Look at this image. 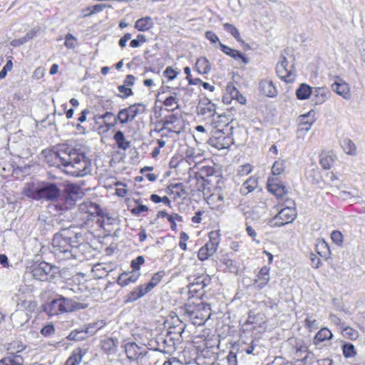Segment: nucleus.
I'll use <instances>...</instances> for the list:
<instances>
[{
	"label": "nucleus",
	"instance_id": "1",
	"mask_svg": "<svg viewBox=\"0 0 365 365\" xmlns=\"http://www.w3.org/2000/svg\"><path fill=\"white\" fill-rule=\"evenodd\" d=\"M51 165L61 168L66 173L80 178L91 174L92 171L91 160L81 149H76L68 145H58L56 151L46 156Z\"/></svg>",
	"mask_w": 365,
	"mask_h": 365
},
{
	"label": "nucleus",
	"instance_id": "2",
	"mask_svg": "<svg viewBox=\"0 0 365 365\" xmlns=\"http://www.w3.org/2000/svg\"><path fill=\"white\" fill-rule=\"evenodd\" d=\"M76 227L70 226L54 235L52 240L51 252L59 261L76 257V250L83 243V234L74 230Z\"/></svg>",
	"mask_w": 365,
	"mask_h": 365
},
{
	"label": "nucleus",
	"instance_id": "3",
	"mask_svg": "<svg viewBox=\"0 0 365 365\" xmlns=\"http://www.w3.org/2000/svg\"><path fill=\"white\" fill-rule=\"evenodd\" d=\"M211 316V307L208 304L200 303L192 307L186 306L182 309V318L185 321L190 322L195 326L205 324Z\"/></svg>",
	"mask_w": 365,
	"mask_h": 365
},
{
	"label": "nucleus",
	"instance_id": "4",
	"mask_svg": "<svg viewBox=\"0 0 365 365\" xmlns=\"http://www.w3.org/2000/svg\"><path fill=\"white\" fill-rule=\"evenodd\" d=\"M223 129H217L213 131L207 143L212 147L218 150L227 149L235 143L234 138L230 136L233 133L234 128L227 123Z\"/></svg>",
	"mask_w": 365,
	"mask_h": 365
},
{
	"label": "nucleus",
	"instance_id": "5",
	"mask_svg": "<svg viewBox=\"0 0 365 365\" xmlns=\"http://www.w3.org/2000/svg\"><path fill=\"white\" fill-rule=\"evenodd\" d=\"M59 268L51 264L41 262L34 265L31 274L34 279L41 282H53L59 274Z\"/></svg>",
	"mask_w": 365,
	"mask_h": 365
},
{
	"label": "nucleus",
	"instance_id": "6",
	"mask_svg": "<svg viewBox=\"0 0 365 365\" xmlns=\"http://www.w3.org/2000/svg\"><path fill=\"white\" fill-rule=\"evenodd\" d=\"M61 194V190L54 182H45L41 186L27 194V196L34 200L44 199L47 201L57 200Z\"/></svg>",
	"mask_w": 365,
	"mask_h": 365
},
{
	"label": "nucleus",
	"instance_id": "7",
	"mask_svg": "<svg viewBox=\"0 0 365 365\" xmlns=\"http://www.w3.org/2000/svg\"><path fill=\"white\" fill-rule=\"evenodd\" d=\"M145 111V106L143 103H134L128 108L120 109L117 118H114L115 123L118 120L122 124L132 121L138 115Z\"/></svg>",
	"mask_w": 365,
	"mask_h": 365
},
{
	"label": "nucleus",
	"instance_id": "8",
	"mask_svg": "<svg viewBox=\"0 0 365 365\" xmlns=\"http://www.w3.org/2000/svg\"><path fill=\"white\" fill-rule=\"evenodd\" d=\"M209 238L210 240L198 251L197 257L201 261L207 259L209 257L212 256L217 251L219 245L220 239L217 232H210Z\"/></svg>",
	"mask_w": 365,
	"mask_h": 365
},
{
	"label": "nucleus",
	"instance_id": "9",
	"mask_svg": "<svg viewBox=\"0 0 365 365\" xmlns=\"http://www.w3.org/2000/svg\"><path fill=\"white\" fill-rule=\"evenodd\" d=\"M297 217V211L294 207L287 206L280 211L270 221L271 226L281 227L292 222Z\"/></svg>",
	"mask_w": 365,
	"mask_h": 365
},
{
	"label": "nucleus",
	"instance_id": "10",
	"mask_svg": "<svg viewBox=\"0 0 365 365\" xmlns=\"http://www.w3.org/2000/svg\"><path fill=\"white\" fill-rule=\"evenodd\" d=\"M78 207L80 213L86 215L83 218L87 221L92 220L93 217H98L101 212L100 206L88 200L81 202Z\"/></svg>",
	"mask_w": 365,
	"mask_h": 365
},
{
	"label": "nucleus",
	"instance_id": "11",
	"mask_svg": "<svg viewBox=\"0 0 365 365\" xmlns=\"http://www.w3.org/2000/svg\"><path fill=\"white\" fill-rule=\"evenodd\" d=\"M288 344L291 346L290 354L293 355V358L297 361L305 359L307 357L306 354L307 347L304 345L302 340L296 338H291L288 340Z\"/></svg>",
	"mask_w": 365,
	"mask_h": 365
},
{
	"label": "nucleus",
	"instance_id": "12",
	"mask_svg": "<svg viewBox=\"0 0 365 365\" xmlns=\"http://www.w3.org/2000/svg\"><path fill=\"white\" fill-rule=\"evenodd\" d=\"M155 343L157 346L153 348L154 351L171 354L176 350V342H173L170 336L160 335L156 338Z\"/></svg>",
	"mask_w": 365,
	"mask_h": 365
},
{
	"label": "nucleus",
	"instance_id": "13",
	"mask_svg": "<svg viewBox=\"0 0 365 365\" xmlns=\"http://www.w3.org/2000/svg\"><path fill=\"white\" fill-rule=\"evenodd\" d=\"M180 115L177 113L165 115L162 120L157 122V125H162V128L159 130L155 129L158 133L163 130L169 132L177 133L176 130L180 122Z\"/></svg>",
	"mask_w": 365,
	"mask_h": 365
},
{
	"label": "nucleus",
	"instance_id": "14",
	"mask_svg": "<svg viewBox=\"0 0 365 365\" xmlns=\"http://www.w3.org/2000/svg\"><path fill=\"white\" fill-rule=\"evenodd\" d=\"M125 351L130 361H137L147 354L145 347L140 346L135 342L126 343Z\"/></svg>",
	"mask_w": 365,
	"mask_h": 365
},
{
	"label": "nucleus",
	"instance_id": "15",
	"mask_svg": "<svg viewBox=\"0 0 365 365\" xmlns=\"http://www.w3.org/2000/svg\"><path fill=\"white\" fill-rule=\"evenodd\" d=\"M206 201L212 210L223 212L225 208L224 195L221 188L217 189L215 192L210 194Z\"/></svg>",
	"mask_w": 365,
	"mask_h": 365
},
{
	"label": "nucleus",
	"instance_id": "16",
	"mask_svg": "<svg viewBox=\"0 0 365 365\" xmlns=\"http://www.w3.org/2000/svg\"><path fill=\"white\" fill-rule=\"evenodd\" d=\"M276 73L279 78L286 83H291L294 80L292 69L288 68V61L284 56L282 57L280 63L277 65Z\"/></svg>",
	"mask_w": 365,
	"mask_h": 365
},
{
	"label": "nucleus",
	"instance_id": "17",
	"mask_svg": "<svg viewBox=\"0 0 365 365\" xmlns=\"http://www.w3.org/2000/svg\"><path fill=\"white\" fill-rule=\"evenodd\" d=\"M63 313L73 312L77 310L83 309L87 304L76 301L71 298H67L59 295Z\"/></svg>",
	"mask_w": 365,
	"mask_h": 365
},
{
	"label": "nucleus",
	"instance_id": "18",
	"mask_svg": "<svg viewBox=\"0 0 365 365\" xmlns=\"http://www.w3.org/2000/svg\"><path fill=\"white\" fill-rule=\"evenodd\" d=\"M338 81L331 85L332 90L343 98L349 100L351 98L349 85L342 79L337 77Z\"/></svg>",
	"mask_w": 365,
	"mask_h": 365
},
{
	"label": "nucleus",
	"instance_id": "19",
	"mask_svg": "<svg viewBox=\"0 0 365 365\" xmlns=\"http://www.w3.org/2000/svg\"><path fill=\"white\" fill-rule=\"evenodd\" d=\"M24 348L22 346L16 353H8L6 356L0 360V365H24V358L19 353L22 351Z\"/></svg>",
	"mask_w": 365,
	"mask_h": 365
},
{
	"label": "nucleus",
	"instance_id": "20",
	"mask_svg": "<svg viewBox=\"0 0 365 365\" xmlns=\"http://www.w3.org/2000/svg\"><path fill=\"white\" fill-rule=\"evenodd\" d=\"M259 89L262 94L269 98H274L277 95V90L273 82L268 79H262L259 84Z\"/></svg>",
	"mask_w": 365,
	"mask_h": 365
},
{
	"label": "nucleus",
	"instance_id": "21",
	"mask_svg": "<svg viewBox=\"0 0 365 365\" xmlns=\"http://www.w3.org/2000/svg\"><path fill=\"white\" fill-rule=\"evenodd\" d=\"M141 275L140 272H123L119 275L117 279V283L120 287H125L130 283L135 282Z\"/></svg>",
	"mask_w": 365,
	"mask_h": 365
},
{
	"label": "nucleus",
	"instance_id": "22",
	"mask_svg": "<svg viewBox=\"0 0 365 365\" xmlns=\"http://www.w3.org/2000/svg\"><path fill=\"white\" fill-rule=\"evenodd\" d=\"M197 110L199 114L209 113L210 115H214L216 113V105L205 98L200 101Z\"/></svg>",
	"mask_w": 365,
	"mask_h": 365
},
{
	"label": "nucleus",
	"instance_id": "23",
	"mask_svg": "<svg viewBox=\"0 0 365 365\" xmlns=\"http://www.w3.org/2000/svg\"><path fill=\"white\" fill-rule=\"evenodd\" d=\"M299 130L309 131L314 123V113L309 112L306 114L300 115L298 118Z\"/></svg>",
	"mask_w": 365,
	"mask_h": 365
},
{
	"label": "nucleus",
	"instance_id": "24",
	"mask_svg": "<svg viewBox=\"0 0 365 365\" xmlns=\"http://www.w3.org/2000/svg\"><path fill=\"white\" fill-rule=\"evenodd\" d=\"M220 47L221 51L226 55L232 57L235 60H241L244 64L249 63L248 58L241 52L237 50L231 48L230 47L220 43Z\"/></svg>",
	"mask_w": 365,
	"mask_h": 365
},
{
	"label": "nucleus",
	"instance_id": "25",
	"mask_svg": "<svg viewBox=\"0 0 365 365\" xmlns=\"http://www.w3.org/2000/svg\"><path fill=\"white\" fill-rule=\"evenodd\" d=\"M329 92L325 88H314L312 91V102L314 105H321L324 103L327 98Z\"/></svg>",
	"mask_w": 365,
	"mask_h": 365
},
{
	"label": "nucleus",
	"instance_id": "26",
	"mask_svg": "<svg viewBox=\"0 0 365 365\" xmlns=\"http://www.w3.org/2000/svg\"><path fill=\"white\" fill-rule=\"evenodd\" d=\"M267 189L277 198H281L288 193V189L285 185L281 182L272 183L270 178L267 181Z\"/></svg>",
	"mask_w": 365,
	"mask_h": 365
},
{
	"label": "nucleus",
	"instance_id": "27",
	"mask_svg": "<svg viewBox=\"0 0 365 365\" xmlns=\"http://www.w3.org/2000/svg\"><path fill=\"white\" fill-rule=\"evenodd\" d=\"M44 310L49 316L58 315L63 313L60 297L51 300L44 307Z\"/></svg>",
	"mask_w": 365,
	"mask_h": 365
},
{
	"label": "nucleus",
	"instance_id": "28",
	"mask_svg": "<svg viewBox=\"0 0 365 365\" xmlns=\"http://www.w3.org/2000/svg\"><path fill=\"white\" fill-rule=\"evenodd\" d=\"M269 269L266 266L262 267L257 274V279L255 280L254 285L259 289L264 288L269 280Z\"/></svg>",
	"mask_w": 365,
	"mask_h": 365
},
{
	"label": "nucleus",
	"instance_id": "29",
	"mask_svg": "<svg viewBox=\"0 0 365 365\" xmlns=\"http://www.w3.org/2000/svg\"><path fill=\"white\" fill-rule=\"evenodd\" d=\"M167 191L169 194H174L178 198H185L187 193L185 190L182 183H172L167 187Z\"/></svg>",
	"mask_w": 365,
	"mask_h": 365
},
{
	"label": "nucleus",
	"instance_id": "30",
	"mask_svg": "<svg viewBox=\"0 0 365 365\" xmlns=\"http://www.w3.org/2000/svg\"><path fill=\"white\" fill-rule=\"evenodd\" d=\"M148 293V290L143 285L138 286L126 296V302H135L140 299Z\"/></svg>",
	"mask_w": 365,
	"mask_h": 365
},
{
	"label": "nucleus",
	"instance_id": "31",
	"mask_svg": "<svg viewBox=\"0 0 365 365\" xmlns=\"http://www.w3.org/2000/svg\"><path fill=\"white\" fill-rule=\"evenodd\" d=\"M85 354L81 348L74 349L64 365H80Z\"/></svg>",
	"mask_w": 365,
	"mask_h": 365
},
{
	"label": "nucleus",
	"instance_id": "32",
	"mask_svg": "<svg viewBox=\"0 0 365 365\" xmlns=\"http://www.w3.org/2000/svg\"><path fill=\"white\" fill-rule=\"evenodd\" d=\"M153 19L145 16L138 19L135 23V28L140 31H147L153 27Z\"/></svg>",
	"mask_w": 365,
	"mask_h": 365
},
{
	"label": "nucleus",
	"instance_id": "33",
	"mask_svg": "<svg viewBox=\"0 0 365 365\" xmlns=\"http://www.w3.org/2000/svg\"><path fill=\"white\" fill-rule=\"evenodd\" d=\"M11 319L14 326L19 327L29 321V316L24 311H17L11 314Z\"/></svg>",
	"mask_w": 365,
	"mask_h": 365
},
{
	"label": "nucleus",
	"instance_id": "34",
	"mask_svg": "<svg viewBox=\"0 0 365 365\" xmlns=\"http://www.w3.org/2000/svg\"><path fill=\"white\" fill-rule=\"evenodd\" d=\"M332 337L331 331L328 328L323 327L316 334L313 342L317 346L322 341L331 339Z\"/></svg>",
	"mask_w": 365,
	"mask_h": 365
},
{
	"label": "nucleus",
	"instance_id": "35",
	"mask_svg": "<svg viewBox=\"0 0 365 365\" xmlns=\"http://www.w3.org/2000/svg\"><path fill=\"white\" fill-rule=\"evenodd\" d=\"M315 249L317 254L324 259H328L330 257L329 246L324 240H319L317 243Z\"/></svg>",
	"mask_w": 365,
	"mask_h": 365
},
{
	"label": "nucleus",
	"instance_id": "36",
	"mask_svg": "<svg viewBox=\"0 0 365 365\" xmlns=\"http://www.w3.org/2000/svg\"><path fill=\"white\" fill-rule=\"evenodd\" d=\"M314 88H312L306 83H302L296 90V96L299 100H305L309 98L312 93Z\"/></svg>",
	"mask_w": 365,
	"mask_h": 365
},
{
	"label": "nucleus",
	"instance_id": "37",
	"mask_svg": "<svg viewBox=\"0 0 365 365\" xmlns=\"http://www.w3.org/2000/svg\"><path fill=\"white\" fill-rule=\"evenodd\" d=\"M335 159H336V156L332 153H331V152L322 153L320 155L319 163L324 169L329 170L331 168Z\"/></svg>",
	"mask_w": 365,
	"mask_h": 365
},
{
	"label": "nucleus",
	"instance_id": "38",
	"mask_svg": "<svg viewBox=\"0 0 365 365\" xmlns=\"http://www.w3.org/2000/svg\"><path fill=\"white\" fill-rule=\"evenodd\" d=\"M113 139L115 140L118 148L120 149L125 150L130 146V142L125 139L124 133L121 130L115 132Z\"/></svg>",
	"mask_w": 365,
	"mask_h": 365
},
{
	"label": "nucleus",
	"instance_id": "39",
	"mask_svg": "<svg viewBox=\"0 0 365 365\" xmlns=\"http://www.w3.org/2000/svg\"><path fill=\"white\" fill-rule=\"evenodd\" d=\"M165 275V271L157 272L155 274H153L150 281L148 284L143 285L145 287L148 292H150L155 287H156L159 284V282L162 280Z\"/></svg>",
	"mask_w": 365,
	"mask_h": 365
},
{
	"label": "nucleus",
	"instance_id": "40",
	"mask_svg": "<svg viewBox=\"0 0 365 365\" xmlns=\"http://www.w3.org/2000/svg\"><path fill=\"white\" fill-rule=\"evenodd\" d=\"M227 91L230 93L232 100H236L239 103L244 105L246 103V98L240 93L234 86H227Z\"/></svg>",
	"mask_w": 365,
	"mask_h": 365
},
{
	"label": "nucleus",
	"instance_id": "41",
	"mask_svg": "<svg viewBox=\"0 0 365 365\" xmlns=\"http://www.w3.org/2000/svg\"><path fill=\"white\" fill-rule=\"evenodd\" d=\"M195 66L198 72L202 74H207L211 70L210 63L205 57L198 58Z\"/></svg>",
	"mask_w": 365,
	"mask_h": 365
},
{
	"label": "nucleus",
	"instance_id": "42",
	"mask_svg": "<svg viewBox=\"0 0 365 365\" xmlns=\"http://www.w3.org/2000/svg\"><path fill=\"white\" fill-rule=\"evenodd\" d=\"M118 341L113 337H109L102 341V349L104 351L111 352L116 350Z\"/></svg>",
	"mask_w": 365,
	"mask_h": 365
},
{
	"label": "nucleus",
	"instance_id": "43",
	"mask_svg": "<svg viewBox=\"0 0 365 365\" xmlns=\"http://www.w3.org/2000/svg\"><path fill=\"white\" fill-rule=\"evenodd\" d=\"M257 186V179L255 178H248L242 185L241 192L244 194H248L252 192Z\"/></svg>",
	"mask_w": 365,
	"mask_h": 365
},
{
	"label": "nucleus",
	"instance_id": "44",
	"mask_svg": "<svg viewBox=\"0 0 365 365\" xmlns=\"http://www.w3.org/2000/svg\"><path fill=\"white\" fill-rule=\"evenodd\" d=\"M67 339L71 341H81L87 339V337L84 329H78L71 331Z\"/></svg>",
	"mask_w": 365,
	"mask_h": 365
},
{
	"label": "nucleus",
	"instance_id": "45",
	"mask_svg": "<svg viewBox=\"0 0 365 365\" xmlns=\"http://www.w3.org/2000/svg\"><path fill=\"white\" fill-rule=\"evenodd\" d=\"M341 333L345 338L351 340H356L359 337L358 331L349 326H344Z\"/></svg>",
	"mask_w": 365,
	"mask_h": 365
},
{
	"label": "nucleus",
	"instance_id": "46",
	"mask_svg": "<svg viewBox=\"0 0 365 365\" xmlns=\"http://www.w3.org/2000/svg\"><path fill=\"white\" fill-rule=\"evenodd\" d=\"M341 146L344 152L349 155H354L356 154V146L355 144L349 139H345L343 140Z\"/></svg>",
	"mask_w": 365,
	"mask_h": 365
},
{
	"label": "nucleus",
	"instance_id": "47",
	"mask_svg": "<svg viewBox=\"0 0 365 365\" xmlns=\"http://www.w3.org/2000/svg\"><path fill=\"white\" fill-rule=\"evenodd\" d=\"M163 105L168 107V111H173L179 108L178 102L175 96H170L167 97L163 101Z\"/></svg>",
	"mask_w": 365,
	"mask_h": 365
},
{
	"label": "nucleus",
	"instance_id": "48",
	"mask_svg": "<svg viewBox=\"0 0 365 365\" xmlns=\"http://www.w3.org/2000/svg\"><path fill=\"white\" fill-rule=\"evenodd\" d=\"M342 351L345 358H351L356 354L355 347L351 343H345L342 346Z\"/></svg>",
	"mask_w": 365,
	"mask_h": 365
},
{
	"label": "nucleus",
	"instance_id": "49",
	"mask_svg": "<svg viewBox=\"0 0 365 365\" xmlns=\"http://www.w3.org/2000/svg\"><path fill=\"white\" fill-rule=\"evenodd\" d=\"M34 34L32 33H27L24 37L20 38H16L10 42V45L14 47L20 46L29 40L32 39Z\"/></svg>",
	"mask_w": 365,
	"mask_h": 365
},
{
	"label": "nucleus",
	"instance_id": "50",
	"mask_svg": "<svg viewBox=\"0 0 365 365\" xmlns=\"http://www.w3.org/2000/svg\"><path fill=\"white\" fill-rule=\"evenodd\" d=\"M224 29L229 32L237 41H241L239 30L232 24L226 23L223 25Z\"/></svg>",
	"mask_w": 365,
	"mask_h": 365
},
{
	"label": "nucleus",
	"instance_id": "51",
	"mask_svg": "<svg viewBox=\"0 0 365 365\" xmlns=\"http://www.w3.org/2000/svg\"><path fill=\"white\" fill-rule=\"evenodd\" d=\"M284 160L276 161L272 167V173L274 175L282 174L284 171Z\"/></svg>",
	"mask_w": 365,
	"mask_h": 365
},
{
	"label": "nucleus",
	"instance_id": "52",
	"mask_svg": "<svg viewBox=\"0 0 365 365\" xmlns=\"http://www.w3.org/2000/svg\"><path fill=\"white\" fill-rule=\"evenodd\" d=\"M184 331V329H182L178 333L173 331H168L166 334V336H170L172 339L173 342H176V346L180 344L182 341V334Z\"/></svg>",
	"mask_w": 365,
	"mask_h": 365
},
{
	"label": "nucleus",
	"instance_id": "53",
	"mask_svg": "<svg viewBox=\"0 0 365 365\" xmlns=\"http://www.w3.org/2000/svg\"><path fill=\"white\" fill-rule=\"evenodd\" d=\"M77 43L76 38L71 34H68L65 36L64 45L70 49H73L76 47Z\"/></svg>",
	"mask_w": 365,
	"mask_h": 365
},
{
	"label": "nucleus",
	"instance_id": "54",
	"mask_svg": "<svg viewBox=\"0 0 365 365\" xmlns=\"http://www.w3.org/2000/svg\"><path fill=\"white\" fill-rule=\"evenodd\" d=\"M118 90L120 93V94H118V96L122 98H125L133 95L132 89L124 84L119 86L118 87Z\"/></svg>",
	"mask_w": 365,
	"mask_h": 365
},
{
	"label": "nucleus",
	"instance_id": "55",
	"mask_svg": "<svg viewBox=\"0 0 365 365\" xmlns=\"http://www.w3.org/2000/svg\"><path fill=\"white\" fill-rule=\"evenodd\" d=\"M305 326L309 331L315 330L319 327L317 321L311 316H307L304 320Z\"/></svg>",
	"mask_w": 365,
	"mask_h": 365
},
{
	"label": "nucleus",
	"instance_id": "56",
	"mask_svg": "<svg viewBox=\"0 0 365 365\" xmlns=\"http://www.w3.org/2000/svg\"><path fill=\"white\" fill-rule=\"evenodd\" d=\"M145 262L143 256H138L135 259L130 262V267L134 272H139L140 266Z\"/></svg>",
	"mask_w": 365,
	"mask_h": 365
},
{
	"label": "nucleus",
	"instance_id": "57",
	"mask_svg": "<svg viewBox=\"0 0 365 365\" xmlns=\"http://www.w3.org/2000/svg\"><path fill=\"white\" fill-rule=\"evenodd\" d=\"M84 327L85 328L83 329L84 332L86 334V337H88V335H93L96 331L101 327V326H98V322L85 325Z\"/></svg>",
	"mask_w": 365,
	"mask_h": 365
},
{
	"label": "nucleus",
	"instance_id": "58",
	"mask_svg": "<svg viewBox=\"0 0 365 365\" xmlns=\"http://www.w3.org/2000/svg\"><path fill=\"white\" fill-rule=\"evenodd\" d=\"M331 238L337 245H341L343 243V235L340 231L334 230L331 232Z\"/></svg>",
	"mask_w": 365,
	"mask_h": 365
},
{
	"label": "nucleus",
	"instance_id": "59",
	"mask_svg": "<svg viewBox=\"0 0 365 365\" xmlns=\"http://www.w3.org/2000/svg\"><path fill=\"white\" fill-rule=\"evenodd\" d=\"M223 263L226 265V267L230 270V272H237L238 270L236 262L230 259L225 258Z\"/></svg>",
	"mask_w": 365,
	"mask_h": 365
},
{
	"label": "nucleus",
	"instance_id": "60",
	"mask_svg": "<svg viewBox=\"0 0 365 365\" xmlns=\"http://www.w3.org/2000/svg\"><path fill=\"white\" fill-rule=\"evenodd\" d=\"M54 332L55 328L52 324H47L41 329V334L45 336H51L54 334Z\"/></svg>",
	"mask_w": 365,
	"mask_h": 365
},
{
	"label": "nucleus",
	"instance_id": "61",
	"mask_svg": "<svg viewBox=\"0 0 365 365\" xmlns=\"http://www.w3.org/2000/svg\"><path fill=\"white\" fill-rule=\"evenodd\" d=\"M211 279L209 277V276H205L204 277H199L196 279V285H202V288H205V287L208 286L210 283Z\"/></svg>",
	"mask_w": 365,
	"mask_h": 365
},
{
	"label": "nucleus",
	"instance_id": "62",
	"mask_svg": "<svg viewBox=\"0 0 365 365\" xmlns=\"http://www.w3.org/2000/svg\"><path fill=\"white\" fill-rule=\"evenodd\" d=\"M309 259L311 261V265L314 268H319L321 266V260L315 254L311 252L309 255Z\"/></svg>",
	"mask_w": 365,
	"mask_h": 365
},
{
	"label": "nucleus",
	"instance_id": "63",
	"mask_svg": "<svg viewBox=\"0 0 365 365\" xmlns=\"http://www.w3.org/2000/svg\"><path fill=\"white\" fill-rule=\"evenodd\" d=\"M227 365H237V353L231 350L227 356Z\"/></svg>",
	"mask_w": 365,
	"mask_h": 365
},
{
	"label": "nucleus",
	"instance_id": "64",
	"mask_svg": "<svg viewBox=\"0 0 365 365\" xmlns=\"http://www.w3.org/2000/svg\"><path fill=\"white\" fill-rule=\"evenodd\" d=\"M178 73L170 66L167 67L164 71V75L169 80H174L177 77Z\"/></svg>",
	"mask_w": 365,
	"mask_h": 365
}]
</instances>
